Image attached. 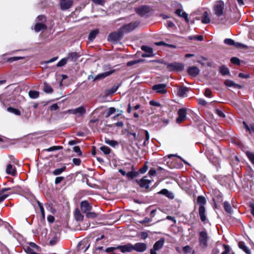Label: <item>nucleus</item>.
<instances>
[{"label":"nucleus","instance_id":"1","mask_svg":"<svg viewBox=\"0 0 254 254\" xmlns=\"http://www.w3.org/2000/svg\"><path fill=\"white\" fill-rule=\"evenodd\" d=\"M209 237L205 231H202L199 233V246L202 249H205L208 247Z\"/></svg>","mask_w":254,"mask_h":254},{"label":"nucleus","instance_id":"2","mask_svg":"<svg viewBox=\"0 0 254 254\" xmlns=\"http://www.w3.org/2000/svg\"><path fill=\"white\" fill-rule=\"evenodd\" d=\"M176 14L181 17L187 23L189 22L188 14L183 10L182 5L179 3H176Z\"/></svg>","mask_w":254,"mask_h":254},{"label":"nucleus","instance_id":"3","mask_svg":"<svg viewBox=\"0 0 254 254\" xmlns=\"http://www.w3.org/2000/svg\"><path fill=\"white\" fill-rule=\"evenodd\" d=\"M139 24L137 21L130 22L128 24L123 25L121 28L124 33H129L134 30Z\"/></svg>","mask_w":254,"mask_h":254},{"label":"nucleus","instance_id":"4","mask_svg":"<svg viewBox=\"0 0 254 254\" xmlns=\"http://www.w3.org/2000/svg\"><path fill=\"white\" fill-rule=\"evenodd\" d=\"M124 34V32L121 30V28H120L118 32L110 34L108 36V39L110 41L117 42L122 39Z\"/></svg>","mask_w":254,"mask_h":254},{"label":"nucleus","instance_id":"5","mask_svg":"<svg viewBox=\"0 0 254 254\" xmlns=\"http://www.w3.org/2000/svg\"><path fill=\"white\" fill-rule=\"evenodd\" d=\"M224 8V3L223 1L219 0L217 1L213 8L215 14L218 16H221L223 13Z\"/></svg>","mask_w":254,"mask_h":254},{"label":"nucleus","instance_id":"6","mask_svg":"<svg viewBox=\"0 0 254 254\" xmlns=\"http://www.w3.org/2000/svg\"><path fill=\"white\" fill-rule=\"evenodd\" d=\"M187 111L186 108H181L178 111V117L176 119V123L181 124L187 119Z\"/></svg>","mask_w":254,"mask_h":254},{"label":"nucleus","instance_id":"7","mask_svg":"<svg viewBox=\"0 0 254 254\" xmlns=\"http://www.w3.org/2000/svg\"><path fill=\"white\" fill-rule=\"evenodd\" d=\"M135 10L137 14L143 16L150 11V7L147 5H141L136 8Z\"/></svg>","mask_w":254,"mask_h":254},{"label":"nucleus","instance_id":"8","mask_svg":"<svg viewBox=\"0 0 254 254\" xmlns=\"http://www.w3.org/2000/svg\"><path fill=\"white\" fill-rule=\"evenodd\" d=\"M73 3V0H60V5L62 10L69 9L72 7Z\"/></svg>","mask_w":254,"mask_h":254},{"label":"nucleus","instance_id":"9","mask_svg":"<svg viewBox=\"0 0 254 254\" xmlns=\"http://www.w3.org/2000/svg\"><path fill=\"white\" fill-rule=\"evenodd\" d=\"M164 243V239L163 238L160 239L157 241L153 245V249L150 251V254H157L156 251L160 250L163 246Z\"/></svg>","mask_w":254,"mask_h":254},{"label":"nucleus","instance_id":"10","mask_svg":"<svg viewBox=\"0 0 254 254\" xmlns=\"http://www.w3.org/2000/svg\"><path fill=\"white\" fill-rule=\"evenodd\" d=\"M135 181L139 185L141 188H144L146 189H148L151 183V181L147 179V177L145 176L141 179L138 180H136Z\"/></svg>","mask_w":254,"mask_h":254},{"label":"nucleus","instance_id":"11","mask_svg":"<svg viewBox=\"0 0 254 254\" xmlns=\"http://www.w3.org/2000/svg\"><path fill=\"white\" fill-rule=\"evenodd\" d=\"M166 85L165 84H158L152 86V90L155 91L157 93L164 94L167 92Z\"/></svg>","mask_w":254,"mask_h":254},{"label":"nucleus","instance_id":"12","mask_svg":"<svg viewBox=\"0 0 254 254\" xmlns=\"http://www.w3.org/2000/svg\"><path fill=\"white\" fill-rule=\"evenodd\" d=\"M175 157V154H170L164 157V161L166 163V165L170 169L175 168V161L174 159L171 157Z\"/></svg>","mask_w":254,"mask_h":254},{"label":"nucleus","instance_id":"13","mask_svg":"<svg viewBox=\"0 0 254 254\" xmlns=\"http://www.w3.org/2000/svg\"><path fill=\"white\" fill-rule=\"evenodd\" d=\"M117 249L120 250L121 252L123 253L130 252L133 250V245L128 243L123 246H119L117 247Z\"/></svg>","mask_w":254,"mask_h":254},{"label":"nucleus","instance_id":"14","mask_svg":"<svg viewBox=\"0 0 254 254\" xmlns=\"http://www.w3.org/2000/svg\"><path fill=\"white\" fill-rule=\"evenodd\" d=\"M133 250L137 252L142 253L146 251L147 246L143 243H137L133 245Z\"/></svg>","mask_w":254,"mask_h":254},{"label":"nucleus","instance_id":"15","mask_svg":"<svg viewBox=\"0 0 254 254\" xmlns=\"http://www.w3.org/2000/svg\"><path fill=\"white\" fill-rule=\"evenodd\" d=\"M90 245L87 240H83L80 242L77 245V249L79 251L85 253L89 248Z\"/></svg>","mask_w":254,"mask_h":254},{"label":"nucleus","instance_id":"16","mask_svg":"<svg viewBox=\"0 0 254 254\" xmlns=\"http://www.w3.org/2000/svg\"><path fill=\"white\" fill-rule=\"evenodd\" d=\"M81 211L84 213H87L92 209V206L86 200L83 201L80 203Z\"/></svg>","mask_w":254,"mask_h":254},{"label":"nucleus","instance_id":"17","mask_svg":"<svg viewBox=\"0 0 254 254\" xmlns=\"http://www.w3.org/2000/svg\"><path fill=\"white\" fill-rule=\"evenodd\" d=\"M141 50L146 53L142 55V57H151L153 56V50L151 47L147 46H142Z\"/></svg>","mask_w":254,"mask_h":254},{"label":"nucleus","instance_id":"18","mask_svg":"<svg viewBox=\"0 0 254 254\" xmlns=\"http://www.w3.org/2000/svg\"><path fill=\"white\" fill-rule=\"evenodd\" d=\"M114 71H115L114 70H110V71H108L107 72L99 73L98 75H97L96 76H95V77L94 78V81L100 80L106 78V77L112 74L114 72Z\"/></svg>","mask_w":254,"mask_h":254},{"label":"nucleus","instance_id":"19","mask_svg":"<svg viewBox=\"0 0 254 254\" xmlns=\"http://www.w3.org/2000/svg\"><path fill=\"white\" fill-rule=\"evenodd\" d=\"M188 74L192 77L196 76L199 73V69L195 66H190L188 68Z\"/></svg>","mask_w":254,"mask_h":254},{"label":"nucleus","instance_id":"20","mask_svg":"<svg viewBox=\"0 0 254 254\" xmlns=\"http://www.w3.org/2000/svg\"><path fill=\"white\" fill-rule=\"evenodd\" d=\"M68 112L72 114H77L82 115L85 113V109L82 106H80L75 109H70L68 110Z\"/></svg>","mask_w":254,"mask_h":254},{"label":"nucleus","instance_id":"21","mask_svg":"<svg viewBox=\"0 0 254 254\" xmlns=\"http://www.w3.org/2000/svg\"><path fill=\"white\" fill-rule=\"evenodd\" d=\"M6 174L11 175V176H15L16 173V168L15 167H13L12 164H8L6 166Z\"/></svg>","mask_w":254,"mask_h":254},{"label":"nucleus","instance_id":"22","mask_svg":"<svg viewBox=\"0 0 254 254\" xmlns=\"http://www.w3.org/2000/svg\"><path fill=\"white\" fill-rule=\"evenodd\" d=\"M176 182H177L178 185L182 189L186 187L187 184V179L186 177H179V178L176 180Z\"/></svg>","mask_w":254,"mask_h":254},{"label":"nucleus","instance_id":"23","mask_svg":"<svg viewBox=\"0 0 254 254\" xmlns=\"http://www.w3.org/2000/svg\"><path fill=\"white\" fill-rule=\"evenodd\" d=\"M199 215L201 220L202 222H204L206 220V216L205 215V208L204 206H199Z\"/></svg>","mask_w":254,"mask_h":254},{"label":"nucleus","instance_id":"24","mask_svg":"<svg viewBox=\"0 0 254 254\" xmlns=\"http://www.w3.org/2000/svg\"><path fill=\"white\" fill-rule=\"evenodd\" d=\"M188 88L186 87H180L178 89L177 95L180 97H185L187 96Z\"/></svg>","mask_w":254,"mask_h":254},{"label":"nucleus","instance_id":"25","mask_svg":"<svg viewBox=\"0 0 254 254\" xmlns=\"http://www.w3.org/2000/svg\"><path fill=\"white\" fill-rule=\"evenodd\" d=\"M79 57L80 55L77 52H71L67 55L66 58L67 60L70 59L72 62H75Z\"/></svg>","mask_w":254,"mask_h":254},{"label":"nucleus","instance_id":"26","mask_svg":"<svg viewBox=\"0 0 254 254\" xmlns=\"http://www.w3.org/2000/svg\"><path fill=\"white\" fill-rule=\"evenodd\" d=\"M158 193L164 195L170 199H173L174 198L173 193L171 192H170L167 189H163L158 192Z\"/></svg>","mask_w":254,"mask_h":254},{"label":"nucleus","instance_id":"27","mask_svg":"<svg viewBox=\"0 0 254 254\" xmlns=\"http://www.w3.org/2000/svg\"><path fill=\"white\" fill-rule=\"evenodd\" d=\"M47 28V26L45 24L42 23H37L35 24L34 27V30L36 32H39L41 30H45Z\"/></svg>","mask_w":254,"mask_h":254},{"label":"nucleus","instance_id":"28","mask_svg":"<svg viewBox=\"0 0 254 254\" xmlns=\"http://www.w3.org/2000/svg\"><path fill=\"white\" fill-rule=\"evenodd\" d=\"M201 22L204 24H207L210 22V19L207 12L205 11L203 14Z\"/></svg>","mask_w":254,"mask_h":254},{"label":"nucleus","instance_id":"29","mask_svg":"<svg viewBox=\"0 0 254 254\" xmlns=\"http://www.w3.org/2000/svg\"><path fill=\"white\" fill-rule=\"evenodd\" d=\"M239 248L243 250L246 254H249L251 253L250 250L246 246L245 244L243 242L239 243Z\"/></svg>","mask_w":254,"mask_h":254},{"label":"nucleus","instance_id":"30","mask_svg":"<svg viewBox=\"0 0 254 254\" xmlns=\"http://www.w3.org/2000/svg\"><path fill=\"white\" fill-rule=\"evenodd\" d=\"M74 217L77 221L82 220L83 216L81 214L79 209L76 208L74 212Z\"/></svg>","mask_w":254,"mask_h":254},{"label":"nucleus","instance_id":"31","mask_svg":"<svg viewBox=\"0 0 254 254\" xmlns=\"http://www.w3.org/2000/svg\"><path fill=\"white\" fill-rule=\"evenodd\" d=\"M99 33L98 29H95L91 31L88 36V40L90 41H93Z\"/></svg>","mask_w":254,"mask_h":254},{"label":"nucleus","instance_id":"32","mask_svg":"<svg viewBox=\"0 0 254 254\" xmlns=\"http://www.w3.org/2000/svg\"><path fill=\"white\" fill-rule=\"evenodd\" d=\"M43 90L47 93H52L53 91L52 87L46 82L44 83Z\"/></svg>","mask_w":254,"mask_h":254},{"label":"nucleus","instance_id":"33","mask_svg":"<svg viewBox=\"0 0 254 254\" xmlns=\"http://www.w3.org/2000/svg\"><path fill=\"white\" fill-rule=\"evenodd\" d=\"M224 208L225 210L229 213L232 212V208L229 202L225 201L224 202Z\"/></svg>","mask_w":254,"mask_h":254},{"label":"nucleus","instance_id":"34","mask_svg":"<svg viewBox=\"0 0 254 254\" xmlns=\"http://www.w3.org/2000/svg\"><path fill=\"white\" fill-rule=\"evenodd\" d=\"M29 95L31 98L36 99L39 96V93L38 91L35 90H30L29 92Z\"/></svg>","mask_w":254,"mask_h":254},{"label":"nucleus","instance_id":"35","mask_svg":"<svg viewBox=\"0 0 254 254\" xmlns=\"http://www.w3.org/2000/svg\"><path fill=\"white\" fill-rule=\"evenodd\" d=\"M105 143L112 147H115L119 145V143L117 141L114 140H110L109 139H105Z\"/></svg>","mask_w":254,"mask_h":254},{"label":"nucleus","instance_id":"36","mask_svg":"<svg viewBox=\"0 0 254 254\" xmlns=\"http://www.w3.org/2000/svg\"><path fill=\"white\" fill-rule=\"evenodd\" d=\"M220 72L222 75H225L229 73V70L225 66L222 65L220 67Z\"/></svg>","mask_w":254,"mask_h":254},{"label":"nucleus","instance_id":"37","mask_svg":"<svg viewBox=\"0 0 254 254\" xmlns=\"http://www.w3.org/2000/svg\"><path fill=\"white\" fill-rule=\"evenodd\" d=\"M197 202L200 206H204L206 203V200L204 197L202 196H198L197 199Z\"/></svg>","mask_w":254,"mask_h":254},{"label":"nucleus","instance_id":"38","mask_svg":"<svg viewBox=\"0 0 254 254\" xmlns=\"http://www.w3.org/2000/svg\"><path fill=\"white\" fill-rule=\"evenodd\" d=\"M7 110L8 112L13 113L15 115L19 116L20 115V111L16 109L12 108V107H8L7 109Z\"/></svg>","mask_w":254,"mask_h":254},{"label":"nucleus","instance_id":"39","mask_svg":"<svg viewBox=\"0 0 254 254\" xmlns=\"http://www.w3.org/2000/svg\"><path fill=\"white\" fill-rule=\"evenodd\" d=\"M138 175V173L136 171H130L127 174V176L128 179H132L134 178L137 177Z\"/></svg>","mask_w":254,"mask_h":254},{"label":"nucleus","instance_id":"40","mask_svg":"<svg viewBox=\"0 0 254 254\" xmlns=\"http://www.w3.org/2000/svg\"><path fill=\"white\" fill-rule=\"evenodd\" d=\"M243 125L245 127V128L250 132V133H252V132H254V124L251 125L250 127L245 122H243Z\"/></svg>","mask_w":254,"mask_h":254},{"label":"nucleus","instance_id":"41","mask_svg":"<svg viewBox=\"0 0 254 254\" xmlns=\"http://www.w3.org/2000/svg\"><path fill=\"white\" fill-rule=\"evenodd\" d=\"M65 169L66 167L65 166L61 168L56 169L53 171V173L55 176L59 175L63 172Z\"/></svg>","mask_w":254,"mask_h":254},{"label":"nucleus","instance_id":"42","mask_svg":"<svg viewBox=\"0 0 254 254\" xmlns=\"http://www.w3.org/2000/svg\"><path fill=\"white\" fill-rule=\"evenodd\" d=\"M100 149L106 155L109 154L111 152V149L106 146H101Z\"/></svg>","mask_w":254,"mask_h":254},{"label":"nucleus","instance_id":"43","mask_svg":"<svg viewBox=\"0 0 254 254\" xmlns=\"http://www.w3.org/2000/svg\"><path fill=\"white\" fill-rule=\"evenodd\" d=\"M246 155L251 163L254 165V153L250 151H247L246 152Z\"/></svg>","mask_w":254,"mask_h":254},{"label":"nucleus","instance_id":"44","mask_svg":"<svg viewBox=\"0 0 254 254\" xmlns=\"http://www.w3.org/2000/svg\"><path fill=\"white\" fill-rule=\"evenodd\" d=\"M67 61V58H66V57L62 59L57 63V67H62V66L66 64Z\"/></svg>","mask_w":254,"mask_h":254},{"label":"nucleus","instance_id":"45","mask_svg":"<svg viewBox=\"0 0 254 254\" xmlns=\"http://www.w3.org/2000/svg\"><path fill=\"white\" fill-rule=\"evenodd\" d=\"M190 40H196L199 41H202L203 40V37L202 35L198 36H190L189 37Z\"/></svg>","mask_w":254,"mask_h":254},{"label":"nucleus","instance_id":"46","mask_svg":"<svg viewBox=\"0 0 254 254\" xmlns=\"http://www.w3.org/2000/svg\"><path fill=\"white\" fill-rule=\"evenodd\" d=\"M142 61H143V60L141 59L136 60H132V61L127 62V65L128 66H130L135 64H136L139 63Z\"/></svg>","mask_w":254,"mask_h":254},{"label":"nucleus","instance_id":"47","mask_svg":"<svg viewBox=\"0 0 254 254\" xmlns=\"http://www.w3.org/2000/svg\"><path fill=\"white\" fill-rule=\"evenodd\" d=\"M63 148L62 146H54L52 147H51L48 149H46V150L48 152H51L54 151L58 150H61Z\"/></svg>","mask_w":254,"mask_h":254},{"label":"nucleus","instance_id":"48","mask_svg":"<svg viewBox=\"0 0 254 254\" xmlns=\"http://www.w3.org/2000/svg\"><path fill=\"white\" fill-rule=\"evenodd\" d=\"M116 110L114 107H110L106 114V117L108 118L116 112Z\"/></svg>","mask_w":254,"mask_h":254},{"label":"nucleus","instance_id":"49","mask_svg":"<svg viewBox=\"0 0 254 254\" xmlns=\"http://www.w3.org/2000/svg\"><path fill=\"white\" fill-rule=\"evenodd\" d=\"M23 59V57H14L8 58L7 60V61L9 63H12L13 62L18 61L19 60Z\"/></svg>","mask_w":254,"mask_h":254},{"label":"nucleus","instance_id":"50","mask_svg":"<svg viewBox=\"0 0 254 254\" xmlns=\"http://www.w3.org/2000/svg\"><path fill=\"white\" fill-rule=\"evenodd\" d=\"M224 42L225 44L230 45V46H233V45L235 44V41L232 39H225L224 41Z\"/></svg>","mask_w":254,"mask_h":254},{"label":"nucleus","instance_id":"51","mask_svg":"<svg viewBox=\"0 0 254 254\" xmlns=\"http://www.w3.org/2000/svg\"><path fill=\"white\" fill-rule=\"evenodd\" d=\"M86 216L88 218H95L97 217V214L93 212H88L86 214Z\"/></svg>","mask_w":254,"mask_h":254},{"label":"nucleus","instance_id":"52","mask_svg":"<svg viewBox=\"0 0 254 254\" xmlns=\"http://www.w3.org/2000/svg\"><path fill=\"white\" fill-rule=\"evenodd\" d=\"M149 105L152 106L157 107H161V104L157 101H155L153 100H151L149 101Z\"/></svg>","mask_w":254,"mask_h":254},{"label":"nucleus","instance_id":"53","mask_svg":"<svg viewBox=\"0 0 254 254\" xmlns=\"http://www.w3.org/2000/svg\"><path fill=\"white\" fill-rule=\"evenodd\" d=\"M37 203L40 208L42 217L43 218H45V212H44V209L43 206L42 204L39 201H37Z\"/></svg>","mask_w":254,"mask_h":254},{"label":"nucleus","instance_id":"54","mask_svg":"<svg viewBox=\"0 0 254 254\" xmlns=\"http://www.w3.org/2000/svg\"><path fill=\"white\" fill-rule=\"evenodd\" d=\"M231 62L232 63L235 64H240V60L236 57H233L231 58Z\"/></svg>","mask_w":254,"mask_h":254},{"label":"nucleus","instance_id":"55","mask_svg":"<svg viewBox=\"0 0 254 254\" xmlns=\"http://www.w3.org/2000/svg\"><path fill=\"white\" fill-rule=\"evenodd\" d=\"M157 46L166 45L169 47H175V46L172 44H167L163 42H158L155 43Z\"/></svg>","mask_w":254,"mask_h":254},{"label":"nucleus","instance_id":"56","mask_svg":"<svg viewBox=\"0 0 254 254\" xmlns=\"http://www.w3.org/2000/svg\"><path fill=\"white\" fill-rule=\"evenodd\" d=\"M148 169V166L145 164L144 166L139 170V172L141 174H144Z\"/></svg>","mask_w":254,"mask_h":254},{"label":"nucleus","instance_id":"57","mask_svg":"<svg viewBox=\"0 0 254 254\" xmlns=\"http://www.w3.org/2000/svg\"><path fill=\"white\" fill-rule=\"evenodd\" d=\"M212 92L209 88H206L205 89L204 95L206 97L211 98V97Z\"/></svg>","mask_w":254,"mask_h":254},{"label":"nucleus","instance_id":"58","mask_svg":"<svg viewBox=\"0 0 254 254\" xmlns=\"http://www.w3.org/2000/svg\"><path fill=\"white\" fill-rule=\"evenodd\" d=\"M184 68V65L181 63H176V70H181Z\"/></svg>","mask_w":254,"mask_h":254},{"label":"nucleus","instance_id":"59","mask_svg":"<svg viewBox=\"0 0 254 254\" xmlns=\"http://www.w3.org/2000/svg\"><path fill=\"white\" fill-rule=\"evenodd\" d=\"M73 151L77 153L78 155H81L82 154L80 148L78 146H76L73 147Z\"/></svg>","mask_w":254,"mask_h":254},{"label":"nucleus","instance_id":"60","mask_svg":"<svg viewBox=\"0 0 254 254\" xmlns=\"http://www.w3.org/2000/svg\"><path fill=\"white\" fill-rule=\"evenodd\" d=\"M92 1L94 3L100 5H103L105 3V1L103 0H92Z\"/></svg>","mask_w":254,"mask_h":254},{"label":"nucleus","instance_id":"61","mask_svg":"<svg viewBox=\"0 0 254 254\" xmlns=\"http://www.w3.org/2000/svg\"><path fill=\"white\" fill-rule=\"evenodd\" d=\"M234 47L236 48H246L247 46L242 43H238V42H235V44L233 45Z\"/></svg>","mask_w":254,"mask_h":254},{"label":"nucleus","instance_id":"62","mask_svg":"<svg viewBox=\"0 0 254 254\" xmlns=\"http://www.w3.org/2000/svg\"><path fill=\"white\" fill-rule=\"evenodd\" d=\"M225 251L222 252L221 254H227L230 251V247L228 245H224Z\"/></svg>","mask_w":254,"mask_h":254},{"label":"nucleus","instance_id":"63","mask_svg":"<svg viewBox=\"0 0 254 254\" xmlns=\"http://www.w3.org/2000/svg\"><path fill=\"white\" fill-rule=\"evenodd\" d=\"M191 248L189 246H186L183 248V251L185 253H189L190 252Z\"/></svg>","mask_w":254,"mask_h":254},{"label":"nucleus","instance_id":"64","mask_svg":"<svg viewBox=\"0 0 254 254\" xmlns=\"http://www.w3.org/2000/svg\"><path fill=\"white\" fill-rule=\"evenodd\" d=\"M224 83L227 86L229 87L233 86L234 85V83L233 81L229 80H226Z\"/></svg>","mask_w":254,"mask_h":254}]
</instances>
